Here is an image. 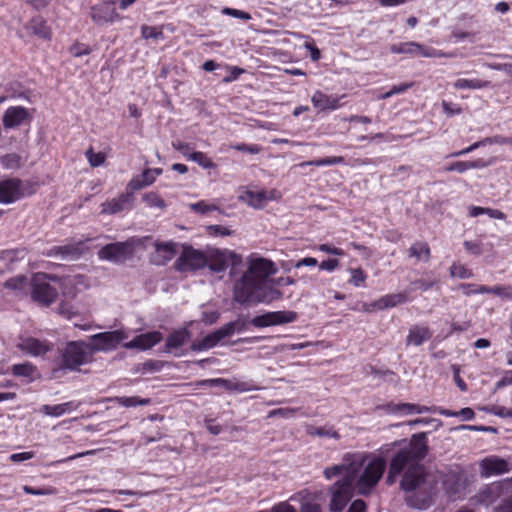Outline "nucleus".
<instances>
[{
  "label": "nucleus",
  "mask_w": 512,
  "mask_h": 512,
  "mask_svg": "<svg viewBox=\"0 0 512 512\" xmlns=\"http://www.w3.org/2000/svg\"><path fill=\"white\" fill-rule=\"evenodd\" d=\"M425 452V445L413 439L392 458L388 473V481L393 482L407 467L400 486L406 493V503L419 510L428 509L439 491L435 476L428 474L422 465L415 464L425 456Z\"/></svg>",
  "instance_id": "obj_1"
},
{
  "label": "nucleus",
  "mask_w": 512,
  "mask_h": 512,
  "mask_svg": "<svg viewBox=\"0 0 512 512\" xmlns=\"http://www.w3.org/2000/svg\"><path fill=\"white\" fill-rule=\"evenodd\" d=\"M277 272L275 263L262 257L248 258V268L235 281L233 299L241 305L270 304L282 298V292L273 285L289 286L296 281L292 277H280L270 280L269 277Z\"/></svg>",
  "instance_id": "obj_2"
},
{
  "label": "nucleus",
  "mask_w": 512,
  "mask_h": 512,
  "mask_svg": "<svg viewBox=\"0 0 512 512\" xmlns=\"http://www.w3.org/2000/svg\"><path fill=\"white\" fill-rule=\"evenodd\" d=\"M385 468V459L376 453L348 452L343 455L340 464L327 467L324 476L328 480L341 476L357 493L367 495L378 484Z\"/></svg>",
  "instance_id": "obj_3"
},
{
  "label": "nucleus",
  "mask_w": 512,
  "mask_h": 512,
  "mask_svg": "<svg viewBox=\"0 0 512 512\" xmlns=\"http://www.w3.org/2000/svg\"><path fill=\"white\" fill-rule=\"evenodd\" d=\"M92 355L89 343L71 342L62 353L60 369L77 370L80 366L88 363Z\"/></svg>",
  "instance_id": "obj_4"
},
{
  "label": "nucleus",
  "mask_w": 512,
  "mask_h": 512,
  "mask_svg": "<svg viewBox=\"0 0 512 512\" xmlns=\"http://www.w3.org/2000/svg\"><path fill=\"white\" fill-rule=\"evenodd\" d=\"M129 338V334L124 329H118L109 332H102L92 335L89 343L92 353L96 351H111L116 349L121 343Z\"/></svg>",
  "instance_id": "obj_5"
},
{
  "label": "nucleus",
  "mask_w": 512,
  "mask_h": 512,
  "mask_svg": "<svg viewBox=\"0 0 512 512\" xmlns=\"http://www.w3.org/2000/svg\"><path fill=\"white\" fill-rule=\"evenodd\" d=\"M137 241L133 238L125 242H116L104 246L98 256L101 260L123 262L134 254Z\"/></svg>",
  "instance_id": "obj_6"
},
{
  "label": "nucleus",
  "mask_w": 512,
  "mask_h": 512,
  "mask_svg": "<svg viewBox=\"0 0 512 512\" xmlns=\"http://www.w3.org/2000/svg\"><path fill=\"white\" fill-rule=\"evenodd\" d=\"M207 265L206 250L184 247L180 257L175 262L179 271H194Z\"/></svg>",
  "instance_id": "obj_7"
},
{
  "label": "nucleus",
  "mask_w": 512,
  "mask_h": 512,
  "mask_svg": "<svg viewBox=\"0 0 512 512\" xmlns=\"http://www.w3.org/2000/svg\"><path fill=\"white\" fill-rule=\"evenodd\" d=\"M509 482H494L482 487L478 493L473 497L475 504L489 507L510 490Z\"/></svg>",
  "instance_id": "obj_8"
},
{
  "label": "nucleus",
  "mask_w": 512,
  "mask_h": 512,
  "mask_svg": "<svg viewBox=\"0 0 512 512\" xmlns=\"http://www.w3.org/2000/svg\"><path fill=\"white\" fill-rule=\"evenodd\" d=\"M356 491L354 487L343 477L330 488L331 500L329 509L331 512H341Z\"/></svg>",
  "instance_id": "obj_9"
},
{
  "label": "nucleus",
  "mask_w": 512,
  "mask_h": 512,
  "mask_svg": "<svg viewBox=\"0 0 512 512\" xmlns=\"http://www.w3.org/2000/svg\"><path fill=\"white\" fill-rule=\"evenodd\" d=\"M282 194L277 189H247L239 195V200L255 209H262L270 201H278Z\"/></svg>",
  "instance_id": "obj_10"
},
{
  "label": "nucleus",
  "mask_w": 512,
  "mask_h": 512,
  "mask_svg": "<svg viewBox=\"0 0 512 512\" xmlns=\"http://www.w3.org/2000/svg\"><path fill=\"white\" fill-rule=\"evenodd\" d=\"M207 267L214 272L224 271L229 264L236 265L240 262L239 256L229 250L215 248L206 249Z\"/></svg>",
  "instance_id": "obj_11"
},
{
  "label": "nucleus",
  "mask_w": 512,
  "mask_h": 512,
  "mask_svg": "<svg viewBox=\"0 0 512 512\" xmlns=\"http://www.w3.org/2000/svg\"><path fill=\"white\" fill-rule=\"evenodd\" d=\"M237 322H229L191 345L193 351H204L215 347L221 340L234 334Z\"/></svg>",
  "instance_id": "obj_12"
},
{
  "label": "nucleus",
  "mask_w": 512,
  "mask_h": 512,
  "mask_svg": "<svg viewBox=\"0 0 512 512\" xmlns=\"http://www.w3.org/2000/svg\"><path fill=\"white\" fill-rule=\"evenodd\" d=\"M56 297L57 290L50 285L47 275L36 274L32 279V298L44 305H49Z\"/></svg>",
  "instance_id": "obj_13"
},
{
  "label": "nucleus",
  "mask_w": 512,
  "mask_h": 512,
  "mask_svg": "<svg viewBox=\"0 0 512 512\" xmlns=\"http://www.w3.org/2000/svg\"><path fill=\"white\" fill-rule=\"evenodd\" d=\"M297 319V313L293 311H274L256 316L251 323L255 327H268L294 322Z\"/></svg>",
  "instance_id": "obj_14"
},
{
  "label": "nucleus",
  "mask_w": 512,
  "mask_h": 512,
  "mask_svg": "<svg viewBox=\"0 0 512 512\" xmlns=\"http://www.w3.org/2000/svg\"><path fill=\"white\" fill-rule=\"evenodd\" d=\"M409 301L407 292L386 294L379 299L363 304V311L372 313L379 310L393 308Z\"/></svg>",
  "instance_id": "obj_15"
},
{
  "label": "nucleus",
  "mask_w": 512,
  "mask_h": 512,
  "mask_svg": "<svg viewBox=\"0 0 512 512\" xmlns=\"http://www.w3.org/2000/svg\"><path fill=\"white\" fill-rule=\"evenodd\" d=\"M24 195L22 182L19 179H5L0 181V204H11Z\"/></svg>",
  "instance_id": "obj_16"
},
{
  "label": "nucleus",
  "mask_w": 512,
  "mask_h": 512,
  "mask_svg": "<svg viewBox=\"0 0 512 512\" xmlns=\"http://www.w3.org/2000/svg\"><path fill=\"white\" fill-rule=\"evenodd\" d=\"M342 96H335V95H328L324 92L317 90L314 92V94L311 97V102L314 106V108L318 112L323 111H334L339 109L342 104L340 103Z\"/></svg>",
  "instance_id": "obj_17"
},
{
  "label": "nucleus",
  "mask_w": 512,
  "mask_h": 512,
  "mask_svg": "<svg viewBox=\"0 0 512 512\" xmlns=\"http://www.w3.org/2000/svg\"><path fill=\"white\" fill-rule=\"evenodd\" d=\"M480 473L483 477H491L508 472L509 465L506 460L497 456H489L479 463Z\"/></svg>",
  "instance_id": "obj_18"
},
{
  "label": "nucleus",
  "mask_w": 512,
  "mask_h": 512,
  "mask_svg": "<svg viewBox=\"0 0 512 512\" xmlns=\"http://www.w3.org/2000/svg\"><path fill=\"white\" fill-rule=\"evenodd\" d=\"M17 346L23 353L33 357L42 356L52 349L49 342L33 337L21 338Z\"/></svg>",
  "instance_id": "obj_19"
},
{
  "label": "nucleus",
  "mask_w": 512,
  "mask_h": 512,
  "mask_svg": "<svg viewBox=\"0 0 512 512\" xmlns=\"http://www.w3.org/2000/svg\"><path fill=\"white\" fill-rule=\"evenodd\" d=\"M162 339V335L159 331H151L136 336L129 342L123 344L127 349H140L147 350L155 346Z\"/></svg>",
  "instance_id": "obj_20"
},
{
  "label": "nucleus",
  "mask_w": 512,
  "mask_h": 512,
  "mask_svg": "<svg viewBox=\"0 0 512 512\" xmlns=\"http://www.w3.org/2000/svg\"><path fill=\"white\" fill-rule=\"evenodd\" d=\"M30 119L28 110L22 106L9 107L3 115V125L7 129L15 128L22 125Z\"/></svg>",
  "instance_id": "obj_21"
},
{
  "label": "nucleus",
  "mask_w": 512,
  "mask_h": 512,
  "mask_svg": "<svg viewBox=\"0 0 512 512\" xmlns=\"http://www.w3.org/2000/svg\"><path fill=\"white\" fill-rule=\"evenodd\" d=\"M133 200V194L127 192L125 194H121L116 198L108 200L101 205V213L102 214H116L122 212L131 207Z\"/></svg>",
  "instance_id": "obj_22"
},
{
  "label": "nucleus",
  "mask_w": 512,
  "mask_h": 512,
  "mask_svg": "<svg viewBox=\"0 0 512 512\" xmlns=\"http://www.w3.org/2000/svg\"><path fill=\"white\" fill-rule=\"evenodd\" d=\"M176 247V243L171 241L155 243V252L152 256L153 262L157 265H164L172 260L177 252Z\"/></svg>",
  "instance_id": "obj_23"
},
{
  "label": "nucleus",
  "mask_w": 512,
  "mask_h": 512,
  "mask_svg": "<svg viewBox=\"0 0 512 512\" xmlns=\"http://www.w3.org/2000/svg\"><path fill=\"white\" fill-rule=\"evenodd\" d=\"M83 252V244H66L63 246H55L47 252L49 257H59L61 259H75Z\"/></svg>",
  "instance_id": "obj_24"
},
{
  "label": "nucleus",
  "mask_w": 512,
  "mask_h": 512,
  "mask_svg": "<svg viewBox=\"0 0 512 512\" xmlns=\"http://www.w3.org/2000/svg\"><path fill=\"white\" fill-rule=\"evenodd\" d=\"M80 406V402L78 401H68L61 404L55 405H43L40 411L51 417H61L65 414H69L73 411H76Z\"/></svg>",
  "instance_id": "obj_25"
},
{
  "label": "nucleus",
  "mask_w": 512,
  "mask_h": 512,
  "mask_svg": "<svg viewBox=\"0 0 512 512\" xmlns=\"http://www.w3.org/2000/svg\"><path fill=\"white\" fill-rule=\"evenodd\" d=\"M91 17L97 24L113 22L119 18V15L106 4L93 6L91 9Z\"/></svg>",
  "instance_id": "obj_26"
},
{
  "label": "nucleus",
  "mask_w": 512,
  "mask_h": 512,
  "mask_svg": "<svg viewBox=\"0 0 512 512\" xmlns=\"http://www.w3.org/2000/svg\"><path fill=\"white\" fill-rule=\"evenodd\" d=\"M201 386H219L231 391L245 392L250 388L246 383L233 382L224 378L207 379L199 382Z\"/></svg>",
  "instance_id": "obj_27"
},
{
  "label": "nucleus",
  "mask_w": 512,
  "mask_h": 512,
  "mask_svg": "<svg viewBox=\"0 0 512 512\" xmlns=\"http://www.w3.org/2000/svg\"><path fill=\"white\" fill-rule=\"evenodd\" d=\"M432 336V332L427 326L416 325L409 330L406 342L408 345L420 346Z\"/></svg>",
  "instance_id": "obj_28"
},
{
  "label": "nucleus",
  "mask_w": 512,
  "mask_h": 512,
  "mask_svg": "<svg viewBox=\"0 0 512 512\" xmlns=\"http://www.w3.org/2000/svg\"><path fill=\"white\" fill-rule=\"evenodd\" d=\"M25 256L26 251L24 249L4 251L0 256V269L2 271L11 270L13 268V264L24 259Z\"/></svg>",
  "instance_id": "obj_29"
},
{
  "label": "nucleus",
  "mask_w": 512,
  "mask_h": 512,
  "mask_svg": "<svg viewBox=\"0 0 512 512\" xmlns=\"http://www.w3.org/2000/svg\"><path fill=\"white\" fill-rule=\"evenodd\" d=\"M190 338V333L187 329L174 330L166 339V348L169 351L175 350L183 346Z\"/></svg>",
  "instance_id": "obj_30"
},
{
  "label": "nucleus",
  "mask_w": 512,
  "mask_h": 512,
  "mask_svg": "<svg viewBox=\"0 0 512 512\" xmlns=\"http://www.w3.org/2000/svg\"><path fill=\"white\" fill-rule=\"evenodd\" d=\"M154 178L149 171L145 169L140 175L133 177L127 184V190L133 194L134 191L141 190L154 183Z\"/></svg>",
  "instance_id": "obj_31"
},
{
  "label": "nucleus",
  "mask_w": 512,
  "mask_h": 512,
  "mask_svg": "<svg viewBox=\"0 0 512 512\" xmlns=\"http://www.w3.org/2000/svg\"><path fill=\"white\" fill-rule=\"evenodd\" d=\"M490 85L489 81L482 80V79H465V78H459L453 83V87L458 90H477V89H483Z\"/></svg>",
  "instance_id": "obj_32"
},
{
  "label": "nucleus",
  "mask_w": 512,
  "mask_h": 512,
  "mask_svg": "<svg viewBox=\"0 0 512 512\" xmlns=\"http://www.w3.org/2000/svg\"><path fill=\"white\" fill-rule=\"evenodd\" d=\"M12 372L17 377L24 378L27 382H31L36 378V367L31 363L15 364Z\"/></svg>",
  "instance_id": "obj_33"
},
{
  "label": "nucleus",
  "mask_w": 512,
  "mask_h": 512,
  "mask_svg": "<svg viewBox=\"0 0 512 512\" xmlns=\"http://www.w3.org/2000/svg\"><path fill=\"white\" fill-rule=\"evenodd\" d=\"M29 28L35 35L42 39L49 40L51 38L50 28L46 25L45 21L40 17L32 19L29 24Z\"/></svg>",
  "instance_id": "obj_34"
},
{
  "label": "nucleus",
  "mask_w": 512,
  "mask_h": 512,
  "mask_svg": "<svg viewBox=\"0 0 512 512\" xmlns=\"http://www.w3.org/2000/svg\"><path fill=\"white\" fill-rule=\"evenodd\" d=\"M419 43L417 42H404L393 44L390 46L391 53L394 54H408L411 56H418Z\"/></svg>",
  "instance_id": "obj_35"
},
{
  "label": "nucleus",
  "mask_w": 512,
  "mask_h": 512,
  "mask_svg": "<svg viewBox=\"0 0 512 512\" xmlns=\"http://www.w3.org/2000/svg\"><path fill=\"white\" fill-rule=\"evenodd\" d=\"M418 56L426 57V58H453L456 56L453 52H443L441 50L427 47L419 43Z\"/></svg>",
  "instance_id": "obj_36"
},
{
  "label": "nucleus",
  "mask_w": 512,
  "mask_h": 512,
  "mask_svg": "<svg viewBox=\"0 0 512 512\" xmlns=\"http://www.w3.org/2000/svg\"><path fill=\"white\" fill-rule=\"evenodd\" d=\"M307 433L311 436L326 437V438H332L335 440H338L340 438L339 433L336 430H334L332 427H329V426H323V427L309 426L307 428Z\"/></svg>",
  "instance_id": "obj_37"
},
{
  "label": "nucleus",
  "mask_w": 512,
  "mask_h": 512,
  "mask_svg": "<svg viewBox=\"0 0 512 512\" xmlns=\"http://www.w3.org/2000/svg\"><path fill=\"white\" fill-rule=\"evenodd\" d=\"M416 409H417V404H411V403L389 404L386 407V410L388 413L401 414V415L417 414Z\"/></svg>",
  "instance_id": "obj_38"
},
{
  "label": "nucleus",
  "mask_w": 512,
  "mask_h": 512,
  "mask_svg": "<svg viewBox=\"0 0 512 512\" xmlns=\"http://www.w3.org/2000/svg\"><path fill=\"white\" fill-rule=\"evenodd\" d=\"M118 405L123 407H136L138 405H148L151 400L148 398H139L137 396L116 397L114 400Z\"/></svg>",
  "instance_id": "obj_39"
},
{
  "label": "nucleus",
  "mask_w": 512,
  "mask_h": 512,
  "mask_svg": "<svg viewBox=\"0 0 512 512\" xmlns=\"http://www.w3.org/2000/svg\"><path fill=\"white\" fill-rule=\"evenodd\" d=\"M344 162V158L341 156H332V157H326L323 159H317L312 161H306L299 164V166H331V165H337L342 164Z\"/></svg>",
  "instance_id": "obj_40"
},
{
  "label": "nucleus",
  "mask_w": 512,
  "mask_h": 512,
  "mask_svg": "<svg viewBox=\"0 0 512 512\" xmlns=\"http://www.w3.org/2000/svg\"><path fill=\"white\" fill-rule=\"evenodd\" d=\"M142 200L149 208L164 209L166 207V204L164 200L161 198V196L153 191L145 193L142 196Z\"/></svg>",
  "instance_id": "obj_41"
},
{
  "label": "nucleus",
  "mask_w": 512,
  "mask_h": 512,
  "mask_svg": "<svg viewBox=\"0 0 512 512\" xmlns=\"http://www.w3.org/2000/svg\"><path fill=\"white\" fill-rule=\"evenodd\" d=\"M438 413L446 417L460 416L465 421L472 420L475 416V413L471 408H463L458 412L450 411L447 409H440L438 410Z\"/></svg>",
  "instance_id": "obj_42"
},
{
  "label": "nucleus",
  "mask_w": 512,
  "mask_h": 512,
  "mask_svg": "<svg viewBox=\"0 0 512 512\" xmlns=\"http://www.w3.org/2000/svg\"><path fill=\"white\" fill-rule=\"evenodd\" d=\"M429 247L426 243L417 242L409 249V255L416 257L419 260L427 259L429 257Z\"/></svg>",
  "instance_id": "obj_43"
},
{
  "label": "nucleus",
  "mask_w": 512,
  "mask_h": 512,
  "mask_svg": "<svg viewBox=\"0 0 512 512\" xmlns=\"http://www.w3.org/2000/svg\"><path fill=\"white\" fill-rule=\"evenodd\" d=\"M188 160L196 162L199 166L205 169L213 168L214 163L211 159L203 152H191L188 155Z\"/></svg>",
  "instance_id": "obj_44"
},
{
  "label": "nucleus",
  "mask_w": 512,
  "mask_h": 512,
  "mask_svg": "<svg viewBox=\"0 0 512 512\" xmlns=\"http://www.w3.org/2000/svg\"><path fill=\"white\" fill-rule=\"evenodd\" d=\"M349 273L351 275L349 279V283L355 287L363 286L366 279L367 274L364 272L362 268H350Z\"/></svg>",
  "instance_id": "obj_45"
},
{
  "label": "nucleus",
  "mask_w": 512,
  "mask_h": 512,
  "mask_svg": "<svg viewBox=\"0 0 512 512\" xmlns=\"http://www.w3.org/2000/svg\"><path fill=\"white\" fill-rule=\"evenodd\" d=\"M450 274L452 277L460 279H468L473 276L471 269L463 264L454 263L450 268Z\"/></svg>",
  "instance_id": "obj_46"
},
{
  "label": "nucleus",
  "mask_w": 512,
  "mask_h": 512,
  "mask_svg": "<svg viewBox=\"0 0 512 512\" xmlns=\"http://www.w3.org/2000/svg\"><path fill=\"white\" fill-rule=\"evenodd\" d=\"M23 491L26 494L35 495V496H46V495H54L56 494V489L50 486L42 487V488H33L31 486H23Z\"/></svg>",
  "instance_id": "obj_47"
},
{
  "label": "nucleus",
  "mask_w": 512,
  "mask_h": 512,
  "mask_svg": "<svg viewBox=\"0 0 512 512\" xmlns=\"http://www.w3.org/2000/svg\"><path fill=\"white\" fill-rule=\"evenodd\" d=\"M85 155L92 167H98L105 161V154L102 152L95 153L92 149H89L86 151Z\"/></svg>",
  "instance_id": "obj_48"
},
{
  "label": "nucleus",
  "mask_w": 512,
  "mask_h": 512,
  "mask_svg": "<svg viewBox=\"0 0 512 512\" xmlns=\"http://www.w3.org/2000/svg\"><path fill=\"white\" fill-rule=\"evenodd\" d=\"M493 512H512V492L507 491L501 502L493 509Z\"/></svg>",
  "instance_id": "obj_49"
},
{
  "label": "nucleus",
  "mask_w": 512,
  "mask_h": 512,
  "mask_svg": "<svg viewBox=\"0 0 512 512\" xmlns=\"http://www.w3.org/2000/svg\"><path fill=\"white\" fill-rule=\"evenodd\" d=\"M141 34L144 39L154 38L159 39L163 37V33L156 27L144 25L141 27Z\"/></svg>",
  "instance_id": "obj_50"
},
{
  "label": "nucleus",
  "mask_w": 512,
  "mask_h": 512,
  "mask_svg": "<svg viewBox=\"0 0 512 512\" xmlns=\"http://www.w3.org/2000/svg\"><path fill=\"white\" fill-rule=\"evenodd\" d=\"M464 247L468 252L476 256L484 252V244L481 241H465Z\"/></svg>",
  "instance_id": "obj_51"
},
{
  "label": "nucleus",
  "mask_w": 512,
  "mask_h": 512,
  "mask_svg": "<svg viewBox=\"0 0 512 512\" xmlns=\"http://www.w3.org/2000/svg\"><path fill=\"white\" fill-rule=\"evenodd\" d=\"M6 287L13 290H23L27 285V278L25 276H17L6 282Z\"/></svg>",
  "instance_id": "obj_52"
},
{
  "label": "nucleus",
  "mask_w": 512,
  "mask_h": 512,
  "mask_svg": "<svg viewBox=\"0 0 512 512\" xmlns=\"http://www.w3.org/2000/svg\"><path fill=\"white\" fill-rule=\"evenodd\" d=\"M69 52L73 57H81L83 55H88L91 52V49L86 44L75 43L69 48Z\"/></svg>",
  "instance_id": "obj_53"
},
{
  "label": "nucleus",
  "mask_w": 512,
  "mask_h": 512,
  "mask_svg": "<svg viewBox=\"0 0 512 512\" xmlns=\"http://www.w3.org/2000/svg\"><path fill=\"white\" fill-rule=\"evenodd\" d=\"M231 148L238 150V151L246 152L249 154H258L261 151V147L257 144L241 143V144L232 145Z\"/></svg>",
  "instance_id": "obj_54"
},
{
  "label": "nucleus",
  "mask_w": 512,
  "mask_h": 512,
  "mask_svg": "<svg viewBox=\"0 0 512 512\" xmlns=\"http://www.w3.org/2000/svg\"><path fill=\"white\" fill-rule=\"evenodd\" d=\"M222 13L224 15L232 16L234 18L242 19V20H249L251 18L250 14H248L245 11L234 9V8H228L225 7L222 9Z\"/></svg>",
  "instance_id": "obj_55"
},
{
  "label": "nucleus",
  "mask_w": 512,
  "mask_h": 512,
  "mask_svg": "<svg viewBox=\"0 0 512 512\" xmlns=\"http://www.w3.org/2000/svg\"><path fill=\"white\" fill-rule=\"evenodd\" d=\"M491 293L502 298L512 299L511 286H495L491 288Z\"/></svg>",
  "instance_id": "obj_56"
},
{
  "label": "nucleus",
  "mask_w": 512,
  "mask_h": 512,
  "mask_svg": "<svg viewBox=\"0 0 512 512\" xmlns=\"http://www.w3.org/2000/svg\"><path fill=\"white\" fill-rule=\"evenodd\" d=\"M455 482H456L455 475H448L443 480V487L449 496H454L457 493V490L453 486V484H455Z\"/></svg>",
  "instance_id": "obj_57"
},
{
  "label": "nucleus",
  "mask_w": 512,
  "mask_h": 512,
  "mask_svg": "<svg viewBox=\"0 0 512 512\" xmlns=\"http://www.w3.org/2000/svg\"><path fill=\"white\" fill-rule=\"evenodd\" d=\"M317 249L323 253L336 255V256H344L345 253L343 249L337 248L335 246H332L330 244H320Z\"/></svg>",
  "instance_id": "obj_58"
},
{
  "label": "nucleus",
  "mask_w": 512,
  "mask_h": 512,
  "mask_svg": "<svg viewBox=\"0 0 512 512\" xmlns=\"http://www.w3.org/2000/svg\"><path fill=\"white\" fill-rule=\"evenodd\" d=\"M190 208L193 211L201 213V214H204V213H207V212H209L211 210L216 209V207L214 205H210V204H208L205 201H199L197 203H193V204L190 205Z\"/></svg>",
  "instance_id": "obj_59"
},
{
  "label": "nucleus",
  "mask_w": 512,
  "mask_h": 512,
  "mask_svg": "<svg viewBox=\"0 0 512 512\" xmlns=\"http://www.w3.org/2000/svg\"><path fill=\"white\" fill-rule=\"evenodd\" d=\"M226 68L229 71V75L223 79L225 83L235 81L241 74L244 73V69L237 66H227Z\"/></svg>",
  "instance_id": "obj_60"
},
{
  "label": "nucleus",
  "mask_w": 512,
  "mask_h": 512,
  "mask_svg": "<svg viewBox=\"0 0 512 512\" xmlns=\"http://www.w3.org/2000/svg\"><path fill=\"white\" fill-rule=\"evenodd\" d=\"M512 386V370L504 372L502 378L495 384L496 389Z\"/></svg>",
  "instance_id": "obj_61"
},
{
  "label": "nucleus",
  "mask_w": 512,
  "mask_h": 512,
  "mask_svg": "<svg viewBox=\"0 0 512 512\" xmlns=\"http://www.w3.org/2000/svg\"><path fill=\"white\" fill-rule=\"evenodd\" d=\"M338 266V259H327L320 263L319 268L327 272H333Z\"/></svg>",
  "instance_id": "obj_62"
},
{
  "label": "nucleus",
  "mask_w": 512,
  "mask_h": 512,
  "mask_svg": "<svg viewBox=\"0 0 512 512\" xmlns=\"http://www.w3.org/2000/svg\"><path fill=\"white\" fill-rule=\"evenodd\" d=\"M301 512H321V507L316 502L305 501L301 505Z\"/></svg>",
  "instance_id": "obj_63"
},
{
  "label": "nucleus",
  "mask_w": 512,
  "mask_h": 512,
  "mask_svg": "<svg viewBox=\"0 0 512 512\" xmlns=\"http://www.w3.org/2000/svg\"><path fill=\"white\" fill-rule=\"evenodd\" d=\"M271 512H296V509L290 505L288 502H281L275 505Z\"/></svg>",
  "instance_id": "obj_64"
}]
</instances>
